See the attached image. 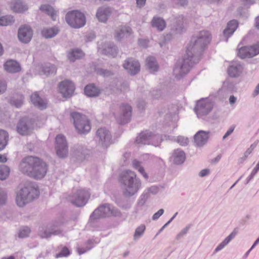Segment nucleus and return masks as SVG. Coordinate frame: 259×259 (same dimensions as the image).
Returning <instances> with one entry per match:
<instances>
[{
  "mask_svg": "<svg viewBox=\"0 0 259 259\" xmlns=\"http://www.w3.org/2000/svg\"><path fill=\"white\" fill-rule=\"evenodd\" d=\"M8 134L4 130H0V150L5 148L7 144Z\"/></svg>",
  "mask_w": 259,
  "mask_h": 259,
  "instance_id": "79ce46f5",
  "label": "nucleus"
},
{
  "mask_svg": "<svg viewBox=\"0 0 259 259\" xmlns=\"http://www.w3.org/2000/svg\"><path fill=\"white\" fill-rule=\"evenodd\" d=\"M39 192L30 184H27L16 193L15 201L20 207H23L37 197Z\"/></svg>",
  "mask_w": 259,
  "mask_h": 259,
  "instance_id": "20e7f679",
  "label": "nucleus"
},
{
  "mask_svg": "<svg viewBox=\"0 0 259 259\" xmlns=\"http://www.w3.org/2000/svg\"><path fill=\"white\" fill-rule=\"evenodd\" d=\"M94 242H95V244H96L99 242V240H97L96 241H95L93 239H90V240H88L87 242L88 246L87 247H85V248L78 247L77 248V252H78V254H81L84 253L87 251L91 249L94 246V245H92L91 244H93Z\"/></svg>",
  "mask_w": 259,
  "mask_h": 259,
  "instance_id": "c03bdc74",
  "label": "nucleus"
},
{
  "mask_svg": "<svg viewBox=\"0 0 259 259\" xmlns=\"http://www.w3.org/2000/svg\"><path fill=\"white\" fill-rule=\"evenodd\" d=\"M123 66L131 75L137 74L140 70V65L139 62L133 58H128L126 60Z\"/></svg>",
  "mask_w": 259,
  "mask_h": 259,
  "instance_id": "6ab92c4d",
  "label": "nucleus"
},
{
  "mask_svg": "<svg viewBox=\"0 0 259 259\" xmlns=\"http://www.w3.org/2000/svg\"><path fill=\"white\" fill-rule=\"evenodd\" d=\"M139 44L143 48H147L149 45V40L147 39H140L139 40Z\"/></svg>",
  "mask_w": 259,
  "mask_h": 259,
  "instance_id": "13d9d810",
  "label": "nucleus"
},
{
  "mask_svg": "<svg viewBox=\"0 0 259 259\" xmlns=\"http://www.w3.org/2000/svg\"><path fill=\"white\" fill-rule=\"evenodd\" d=\"M59 29L57 27L44 28L41 32L42 35L46 38H51L55 36L58 32Z\"/></svg>",
  "mask_w": 259,
  "mask_h": 259,
  "instance_id": "c9c22d12",
  "label": "nucleus"
},
{
  "mask_svg": "<svg viewBox=\"0 0 259 259\" xmlns=\"http://www.w3.org/2000/svg\"><path fill=\"white\" fill-rule=\"evenodd\" d=\"M259 170V162L257 163L255 167L252 170L250 175L246 179V184H248L254 177V176L256 174L257 171Z\"/></svg>",
  "mask_w": 259,
  "mask_h": 259,
  "instance_id": "3c124183",
  "label": "nucleus"
},
{
  "mask_svg": "<svg viewBox=\"0 0 259 259\" xmlns=\"http://www.w3.org/2000/svg\"><path fill=\"white\" fill-rule=\"evenodd\" d=\"M238 26V23L235 20H231L228 23L227 27L223 32L224 35L227 37L226 41H227L228 38L233 34Z\"/></svg>",
  "mask_w": 259,
  "mask_h": 259,
  "instance_id": "b1692460",
  "label": "nucleus"
},
{
  "mask_svg": "<svg viewBox=\"0 0 259 259\" xmlns=\"http://www.w3.org/2000/svg\"><path fill=\"white\" fill-rule=\"evenodd\" d=\"M132 164L133 167L135 169L137 170L145 179H148V176L145 172V169L141 162L136 159H135L133 161Z\"/></svg>",
  "mask_w": 259,
  "mask_h": 259,
  "instance_id": "4c0bfd02",
  "label": "nucleus"
},
{
  "mask_svg": "<svg viewBox=\"0 0 259 259\" xmlns=\"http://www.w3.org/2000/svg\"><path fill=\"white\" fill-rule=\"evenodd\" d=\"M30 99L32 103L38 108L44 109L47 107V102L46 100L41 98L37 93L32 94Z\"/></svg>",
  "mask_w": 259,
  "mask_h": 259,
  "instance_id": "5701e85b",
  "label": "nucleus"
},
{
  "mask_svg": "<svg viewBox=\"0 0 259 259\" xmlns=\"http://www.w3.org/2000/svg\"><path fill=\"white\" fill-rule=\"evenodd\" d=\"M24 97L21 94H15L10 99V104L17 108L20 107L23 103Z\"/></svg>",
  "mask_w": 259,
  "mask_h": 259,
  "instance_id": "f704fd0d",
  "label": "nucleus"
},
{
  "mask_svg": "<svg viewBox=\"0 0 259 259\" xmlns=\"http://www.w3.org/2000/svg\"><path fill=\"white\" fill-rule=\"evenodd\" d=\"M41 69L40 74L45 75L46 76L55 74L57 70L56 66L50 63L45 64L43 66H42Z\"/></svg>",
  "mask_w": 259,
  "mask_h": 259,
  "instance_id": "2f4dec72",
  "label": "nucleus"
},
{
  "mask_svg": "<svg viewBox=\"0 0 259 259\" xmlns=\"http://www.w3.org/2000/svg\"><path fill=\"white\" fill-rule=\"evenodd\" d=\"M20 170L23 174L36 180L43 178L46 175L48 167L46 162L33 156L26 157L19 165Z\"/></svg>",
  "mask_w": 259,
  "mask_h": 259,
  "instance_id": "f03ea898",
  "label": "nucleus"
},
{
  "mask_svg": "<svg viewBox=\"0 0 259 259\" xmlns=\"http://www.w3.org/2000/svg\"><path fill=\"white\" fill-rule=\"evenodd\" d=\"M84 93L89 97H96L100 94V90L94 84H91L85 87Z\"/></svg>",
  "mask_w": 259,
  "mask_h": 259,
  "instance_id": "7c9ffc66",
  "label": "nucleus"
},
{
  "mask_svg": "<svg viewBox=\"0 0 259 259\" xmlns=\"http://www.w3.org/2000/svg\"><path fill=\"white\" fill-rule=\"evenodd\" d=\"M171 158L174 163L181 164L185 160V154L183 150L178 149L174 151Z\"/></svg>",
  "mask_w": 259,
  "mask_h": 259,
  "instance_id": "bb28decb",
  "label": "nucleus"
},
{
  "mask_svg": "<svg viewBox=\"0 0 259 259\" xmlns=\"http://www.w3.org/2000/svg\"><path fill=\"white\" fill-rule=\"evenodd\" d=\"M163 140L159 135L153 134L152 132L145 131L140 133L136 138V142L140 145H151L159 146Z\"/></svg>",
  "mask_w": 259,
  "mask_h": 259,
  "instance_id": "423d86ee",
  "label": "nucleus"
},
{
  "mask_svg": "<svg viewBox=\"0 0 259 259\" xmlns=\"http://www.w3.org/2000/svg\"><path fill=\"white\" fill-rule=\"evenodd\" d=\"M190 229V226H186L185 228L183 229L180 232L178 233L176 237V239L177 240H179L182 238L184 236H185L188 232Z\"/></svg>",
  "mask_w": 259,
  "mask_h": 259,
  "instance_id": "864d4df0",
  "label": "nucleus"
},
{
  "mask_svg": "<svg viewBox=\"0 0 259 259\" xmlns=\"http://www.w3.org/2000/svg\"><path fill=\"white\" fill-rule=\"evenodd\" d=\"M237 233L233 231L227 237H226L214 249L213 253H215L223 249L235 237Z\"/></svg>",
  "mask_w": 259,
  "mask_h": 259,
  "instance_id": "393cba45",
  "label": "nucleus"
},
{
  "mask_svg": "<svg viewBox=\"0 0 259 259\" xmlns=\"http://www.w3.org/2000/svg\"><path fill=\"white\" fill-rule=\"evenodd\" d=\"M62 231L57 227L52 225L49 227H42L39 231V235L44 238H48L52 235H61Z\"/></svg>",
  "mask_w": 259,
  "mask_h": 259,
  "instance_id": "a211bd4d",
  "label": "nucleus"
},
{
  "mask_svg": "<svg viewBox=\"0 0 259 259\" xmlns=\"http://www.w3.org/2000/svg\"><path fill=\"white\" fill-rule=\"evenodd\" d=\"M15 21L14 17L11 15H6L0 17V26H8L12 24Z\"/></svg>",
  "mask_w": 259,
  "mask_h": 259,
  "instance_id": "37998d69",
  "label": "nucleus"
},
{
  "mask_svg": "<svg viewBox=\"0 0 259 259\" xmlns=\"http://www.w3.org/2000/svg\"><path fill=\"white\" fill-rule=\"evenodd\" d=\"M210 174V169L209 168H204L201 170L198 173V176L200 178H203L208 176Z\"/></svg>",
  "mask_w": 259,
  "mask_h": 259,
  "instance_id": "4d7b16f0",
  "label": "nucleus"
},
{
  "mask_svg": "<svg viewBox=\"0 0 259 259\" xmlns=\"http://www.w3.org/2000/svg\"><path fill=\"white\" fill-rule=\"evenodd\" d=\"M30 232V230L28 227H23L20 230L18 236L20 238H25L29 235Z\"/></svg>",
  "mask_w": 259,
  "mask_h": 259,
  "instance_id": "09e8293b",
  "label": "nucleus"
},
{
  "mask_svg": "<svg viewBox=\"0 0 259 259\" xmlns=\"http://www.w3.org/2000/svg\"><path fill=\"white\" fill-rule=\"evenodd\" d=\"M96 71L98 74L100 75H102L104 76H108L112 74L111 71L107 70H104L102 68H97L96 69Z\"/></svg>",
  "mask_w": 259,
  "mask_h": 259,
  "instance_id": "6e6d98bb",
  "label": "nucleus"
},
{
  "mask_svg": "<svg viewBox=\"0 0 259 259\" xmlns=\"http://www.w3.org/2000/svg\"><path fill=\"white\" fill-rule=\"evenodd\" d=\"M132 32V29L128 26H122L118 30L116 31L115 37L118 40L127 37Z\"/></svg>",
  "mask_w": 259,
  "mask_h": 259,
  "instance_id": "c85d7f7f",
  "label": "nucleus"
},
{
  "mask_svg": "<svg viewBox=\"0 0 259 259\" xmlns=\"http://www.w3.org/2000/svg\"><path fill=\"white\" fill-rule=\"evenodd\" d=\"M33 128L32 121L27 117H24L18 122L17 131L19 134L25 136L30 134Z\"/></svg>",
  "mask_w": 259,
  "mask_h": 259,
  "instance_id": "ddd939ff",
  "label": "nucleus"
},
{
  "mask_svg": "<svg viewBox=\"0 0 259 259\" xmlns=\"http://www.w3.org/2000/svg\"><path fill=\"white\" fill-rule=\"evenodd\" d=\"M164 137L165 138V140L176 141L182 146H186L189 142L188 139L183 136H178L177 138H174L165 136Z\"/></svg>",
  "mask_w": 259,
  "mask_h": 259,
  "instance_id": "ea45409f",
  "label": "nucleus"
},
{
  "mask_svg": "<svg viewBox=\"0 0 259 259\" xmlns=\"http://www.w3.org/2000/svg\"><path fill=\"white\" fill-rule=\"evenodd\" d=\"M242 70V67L240 64L235 63L231 65L228 69L229 75L232 77H237L239 76Z\"/></svg>",
  "mask_w": 259,
  "mask_h": 259,
  "instance_id": "c756f323",
  "label": "nucleus"
},
{
  "mask_svg": "<svg viewBox=\"0 0 259 259\" xmlns=\"http://www.w3.org/2000/svg\"><path fill=\"white\" fill-rule=\"evenodd\" d=\"M254 25L255 28L259 30V16H257L255 19Z\"/></svg>",
  "mask_w": 259,
  "mask_h": 259,
  "instance_id": "774afa93",
  "label": "nucleus"
},
{
  "mask_svg": "<svg viewBox=\"0 0 259 259\" xmlns=\"http://www.w3.org/2000/svg\"><path fill=\"white\" fill-rule=\"evenodd\" d=\"M214 102L209 98L201 99L197 102L194 108L195 112L199 118L204 119L212 111Z\"/></svg>",
  "mask_w": 259,
  "mask_h": 259,
  "instance_id": "0eeeda50",
  "label": "nucleus"
},
{
  "mask_svg": "<svg viewBox=\"0 0 259 259\" xmlns=\"http://www.w3.org/2000/svg\"><path fill=\"white\" fill-rule=\"evenodd\" d=\"M152 26L156 28L159 31H162L165 27V22L164 20L160 18L154 17L151 21Z\"/></svg>",
  "mask_w": 259,
  "mask_h": 259,
  "instance_id": "473e14b6",
  "label": "nucleus"
},
{
  "mask_svg": "<svg viewBox=\"0 0 259 259\" xmlns=\"http://www.w3.org/2000/svg\"><path fill=\"white\" fill-rule=\"evenodd\" d=\"M4 69L9 73H17L21 70L19 63L14 60L7 61L4 65Z\"/></svg>",
  "mask_w": 259,
  "mask_h": 259,
  "instance_id": "4be33fe9",
  "label": "nucleus"
},
{
  "mask_svg": "<svg viewBox=\"0 0 259 259\" xmlns=\"http://www.w3.org/2000/svg\"><path fill=\"white\" fill-rule=\"evenodd\" d=\"M66 21L72 27L78 28L85 24V18L83 13L77 10L69 12L66 15Z\"/></svg>",
  "mask_w": 259,
  "mask_h": 259,
  "instance_id": "1a4fd4ad",
  "label": "nucleus"
},
{
  "mask_svg": "<svg viewBox=\"0 0 259 259\" xmlns=\"http://www.w3.org/2000/svg\"><path fill=\"white\" fill-rule=\"evenodd\" d=\"M147 65L151 72H156L159 68L155 59L152 57H149L146 59Z\"/></svg>",
  "mask_w": 259,
  "mask_h": 259,
  "instance_id": "58836bf2",
  "label": "nucleus"
},
{
  "mask_svg": "<svg viewBox=\"0 0 259 259\" xmlns=\"http://www.w3.org/2000/svg\"><path fill=\"white\" fill-rule=\"evenodd\" d=\"M120 114L116 115V118L119 124H124L128 122L132 115L131 107L127 105H122L120 108Z\"/></svg>",
  "mask_w": 259,
  "mask_h": 259,
  "instance_id": "2eb2a0df",
  "label": "nucleus"
},
{
  "mask_svg": "<svg viewBox=\"0 0 259 259\" xmlns=\"http://www.w3.org/2000/svg\"><path fill=\"white\" fill-rule=\"evenodd\" d=\"M237 15L239 16L240 17L246 18L248 17V13L245 10H241L240 9H239L238 10Z\"/></svg>",
  "mask_w": 259,
  "mask_h": 259,
  "instance_id": "052dcab7",
  "label": "nucleus"
},
{
  "mask_svg": "<svg viewBox=\"0 0 259 259\" xmlns=\"http://www.w3.org/2000/svg\"><path fill=\"white\" fill-rule=\"evenodd\" d=\"M237 233L233 231L227 237H226L214 249L213 253H215L223 249L235 237Z\"/></svg>",
  "mask_w": 259,
  "mask_h": 259,
  "instance_id": "a878e982",
  "label": "nucleus"
},
{
  "mask_svg": "<svg viewBox=\"0 0 259 259\" xmlns=\"http://www.w3.org/2000/svg\"><path fill=\"white\" fill-rule=\"evenodd\" d=\"M146 0H136L137 4L138 7H142L145 4Z\"/></svg>",
  "mask_w": 259,
  "mask_h": 259,
  "instance_id": "338daca9",
  "label": "nucleus"
},
{
  "mask_svg": "<svg viewBox=\"0 0 259 259\" xmlns=\"http://www.w3.org/2000/svg\"><path fill=\"white\" fill-rule=\"evenodd\" d=\"M90 197V193L85 189H79L76 190L69 196V201L74 205L81 207L87 202Z\"/></svg>",
  "mask_w": 259,
  "mask_h": 259,
  "instance_id": "9d476101",
  "label": "nucleus"
},
{
  "mask_svg": "<svg viewBox=\"0 0 259 259\" xmlns=\"http://www.w3.org/2000/svg\"><path fill=\"white\" fill-rule=\"evenodd\" d=\"M210 39V33L207 31H200L192 37L187 45L184 58L179 59L174 67V73L177 79H180L188 73L192 64L198 61V56Z\"/></svg>",
  "mask_w": 259,
  "mask_h": 259,
  "instance_id": "f257e3e1",
  "label": "nucleus"
},
{
  "mask_svg": "<svg viewBox=\"0 0 259 259\" xmlns=\"http://www.w3.org/2000/svg\"><path fill=\"white\" fill-rule=\"evenodd\" d=\"M76 130L80 134H86L91 130V126L87 117L78 112H73L71 114Z\"/></svg>",
  "mask_w": 259,
  "mask_h": 259,
  "instance_id": "39448f33",
  "label": "nucleus"
},
{
  "mask_svg": "<svg viewBox=\"0 0 259 259\" xmlns=\"http://www.w3.org/2000/svg\"><path fill=\"white\" fill-rule=\"evenodd\" d=\"M96 140L98 142L99 144L106 148L111 144V134L105 128H100L97 131Z\"/></svg>",
  "mask_w": 259,
  "mask_h": 259,
  "instance_id": "f8f14e48",
  "label": "nucleus"
},
{
  "mask_svg": "<svg viewBox=\"0 0 259 259\" xmlns=\"http://www.w3.org/2000/svg\"><path fill=\"white\" fill-rule=\"evenodd\" d=\"M249 53V56L253 57L259 54V44H256L252 46L247 47Z\"/></svg>",
  "mask_w": 259,
  "mask_h": 259,
  "instance_id": "49530a36",
  "label": "nucleus"
},
{
  "mask_svg": "<svg viewBox=\"0 0 259 259\" xmlns=\"http://www.w3.org/2000/svg\"><path fill=\"white\" fill-rule=\"evenodd\" d=\"M164 210L163 209H160L157 212L155 213L152 216V219L153 220H156L163 214Z\"/></svg>",
  "mask_w": 259,
  "mask_h": 259,
  "instance_id": "bf43d9fd",
  "label": "nucleus"
},
{
  "mask_svg": "<svg viewBox=\"0 0 259 259\" xmlns=\"http://www.w3.org/2000/svg\"><path fill=\"white\" fill-rule=\"evenodd\" d=\"M55 149L57 155L60 158L65 157L68 154L67 142L66 138L62 134H59L56 137Z\"/></svg>",
  "mask_w": 259,
  "mask_h": 259,
  "instance_id": "9b49d317",
  "label": "nucleus"
},
{
  "mask_svg": "<svg viewBox=\"0 0 259 259\" xmlns=\"http://www.w3.org/2000/svg\"><path fill=\"white\" fill-rule=\"evenodd\" d=\"M123 192L126 196H131L138 192L141 187V182L135 172L130 170L123 171L120 176Z\"/></svg>",
  "mask_w": 259,
  "mask_h": 259,
  "instance_id": "7ed1b4c3",
  "label": "nucleus"
},
{
  "mask_svg": "<svg viewBox=\"0 0 259 259\" xmlns=\"http://www.w3.org/2000/svg\"><path fill=\"white\" fill-rule=\"evenodd\" d=\"M10 169L9 166L6 165H0V180L2 181L5 180L9 176Z\"/></svg>",
  "mask_w": 259,
  "mask_h": 259,
  "instance_id": "a19ab883",
  "label": "nucleus"
},
{
  "mask_svg": "<svg viewBox=\"0 0 259 259\" xmlns=\"http://www.w3.org/2000/svg\"><path fill=\"white\" fill-rule=\"evenodd\" d=\"M257 143L254 142L246 150L244 154V159L246 158L252 152L254 149L256 147Z\"/></svg>",
  "mask_w": 259,
  "mask_h": 259,
  "instance_id": "5fc2aeb1",
  "label": "nucleus"
},
{
  "mask_svg": "<svg viewBox=\"0 0 259 259\" xmlns=\"http://www.w3.org/2000/svg\"><path fill=\"white\" fill-rule=\"evenodd\" d=\"M11 9L15 12L22 13L28 9V7L20 0H14L10 4Z\"/></svg>",
  "mask_w": 259,
  "mask_h": 259,
  "instance_id": "cd10ccee",
  "label": "nucleus"
},
{
  "mask_svg": "<svg viewBox=\"0 0 259 259\" xmlns=\"http://www.w3.org/2000/svg\"><path fill=\"white\" fill-rule=\"evenodd\" d=\"M148 191L152 194H156L158 192V188L153 186L148 188Z\"/></svg>",
  "mask_w": 259,
  "mask_h": 259,
  "instance_id": "0e129e2a",
  "label": "nucleus"
},
{
  "mask_svg": "<svg viewBox=\"0 0 259 259\" xmlns=\"http://www.w3.org/2000/svg\"><path fill=\"white\" fill-rule=\"evenodd\" d=\"M84 56L83 52L79 49L71 50L68 54V58L71 61H74L76 59H80Z\"/></svg>",
  "mask_w": 259,
  "mask_h": 259,
  "instance_id": "e433bc0d",
  "label": "nucleus"
},
{
  "mask_svg": "<svg viewBox=\"0 0 259 259\" xmlns=\"http://www.w3.org/2000/svg\"><path fill=\"white\" fill-rule=\"evenodd\" d=\"M146 230V227L144 225H141L139 227H138L135 230V233L134 234L133 239L135 241L138 240L140 238H141Z\"/></svg>",
  "mask_w": 259,
  "mask_h": 259,
  "instance_id": "a18cd8bd",
  "label": "nucleus"
},
{
  "mask_svg": "<svg viewBox=\"0 0 259 259\" xmlns=\"http://www.w3.org/2000/svg\"><path fill=\"white\" fill-rule=\"evenodd\" d=\"M98 52L102 54L110 55L113 57L116 56V47L111 42H105L98 44Z\"/></svg>",
  "mask_w": 259,
  "mask_h": 259,
  "instance_id": "f3484780",
  "label": "nucleus"
},
{
  "mask_svg": "<svg viewBox=\"0 0 259 259\" xmlns=\"http://www.w3.org/2000/svg\"><path fill=\"white\" fill-rule=\"evenodd\" d=\"M176 4L184 6L187 4V0H173Z\"/></svg>",
  "mask_w": 259,
  "mask_h": 259,
  "instance_id": "69168bd1",
  "label": "nucleus"
},
{
  "mask_svg": "<svg viewBox=\"0 0 259 259\" xmlns=\"http://www.w3.org/2000/svg\"><path fill=\"white\" fill-rule=\"evenodd\" d=\"M235 128L234 126H231L226 132L225 134L223 137V139L225 140L226 138H227L229 136H230L234 131Z\"/></svg>",
  "mask_w": 259,
  "mask_h": 259,
  "instance_id": "680f3d73",
  "label": "nucleus"
},
{
  "mask_svg": "<svg viewBox=\"0 0 259 259\" xmlns=\"http://www.w3.org/2000/svg\"><path fill=\"white\" fill-rule=\"evenodd\" d=\"M70 254V251L69 249L66 247H64L61 250V252L58 254H56V257L59 258L64 256H67Z\"/></svg>",
  "mask_w": 259,
  "mask_h": 259,
  "instance_id": "603ef678",
  "label": "nucleus"
},
{
  "mask_svg": "<svg viewBox=\"0 0 259 259\" xmlns=\"http://www.w3.org/2000/svg\"><path fill=\"white\" fill-rule=\"evenodd\" d=\"M32 35L33 31L31 28L27 25H22L18 29V39L22 42H29L31 40Z\"/></svg>",
  "mask_w": 259,
  "mask_h": 259,
  "instance_id": "dca6fc26",
  "label": "nucleus"
},
{
  "mask_svg": "<svg viewBox=\"0 0 259 259\" xmlns=\"http://www.w3.org/2000/svg\"><path fill=\"white\" fill-rule=\"evenodd\" d=\"M111 12V9L110 8L101 7L97 10L96 17L99 21L105 23L110 16Z\"/></svg>",
  "mask_w": 259,
  "mask_h": 259,
  "instance_id": "412c9836",
  "label": "nucleus"
},
{
  "mask_svg": "<svg viewBox=\"0 0 259 259\" xmlns=\"http://www.w3.org/2000/svg\"><path fill=\"white\" fill-rule=\"evenodd\" d=\"M120 212L112 205L109 204H104L95 209L91 214L90 218L95 220L100 218L118 216Z\"/></svg>",
  "mask_w": 259,
  "mask_h": 259,
  "instance_id": "6e6552de",
  "label": "nucleus"
},
{
  "mask_svg": "<svg viewBox=\"0 0 259 259\" xmlns=\"http://www.w3.org/2000/svg\"><path fill=\"white\" fill-rule=\"evenodd\" d=\"M39 9L41 11L47 14L50 16L53 20H55L57 18V12L55 11L54 8L49 5H41Z\"/></svg>",
  "mask_w": 259,
  "mask_h": 259,
  "instance_id": "72a5a7b5",
  "label": "nucleus"
},
{
  "mask_svg": "<svg viewBox=\"0 0 259 259\" xmlns=\"http://www.w3.org/2000/svg\"><path fill=\"white\" fill-rule=\"evenodd\" d=\"M238 56L242 59H244L247 57L250 58L251 57L249 56V51L247 50V47H241L238 49Z\"/></svg>",
  "mask_w": 259,
  "mask_h": 259,
  "instance_id": "de8ad7c7",
  "label": "nucleus"
},
{
  "mask_svg": "<svg viewBox=\"0 0 259 259\" xmlns=\"http://www.w3.org/2000/svg\"><path fill=\"white\" fill-rule=\"evenodd\" d=\"M7 89V84L5 81H0V94L4 93Z\"/></svg>",
  "mask_w": 259,
  "mask_h": 259,
  "instance_id": "e2e57ef3",
  "label": "nucleus"
},
{
  "mask_svg": "<svg viewBox=\"0 0 259 259\" xmlns=\"http://www.w3.org/2000/svg\"><path fill=\"white\" fill-rule=\"evenodd\" d=\"M58 88L59 92L65 98L71 97L75 90L74 83L69 80H65L61 82L59 84Z\"/></svg>",
  "mask_w": 259,
  "mask_h": 259,
  "instance_id": "4468645a",
  "label": "nucleus"
},
{
  "mask_svg": "<svg viewBox=\"0 0 259 259\" xmlns=\"http://www.w3.org/2000/svg\"><path fill=\"white\" fill-rule=\"evenodd\" d=\"M210 136V132L205 131H198L194 137V142L197 147H202L207 142Z\"/></svg>",
  "mask_w": 259,
  "mask_h": 259,
  "instance_id": "aec40b11",
  "label": "nucleus"
},
{
  "mask_svg": "<svg viewBox=\"0 0 259 259\" xmlns=\"http://www.w3.org/2000/svg\"><path fill=\"white\" fill-rule=\"evenodd\" d=\"M7 199V194L6 191L0 188V205H4L6 203Z\"/></svg>",
  "mask_w": 259,
  "mask_h": 259,
  "instance_id": "8fccbe9b",
  "label": "nucleus"
}]
</instances>
